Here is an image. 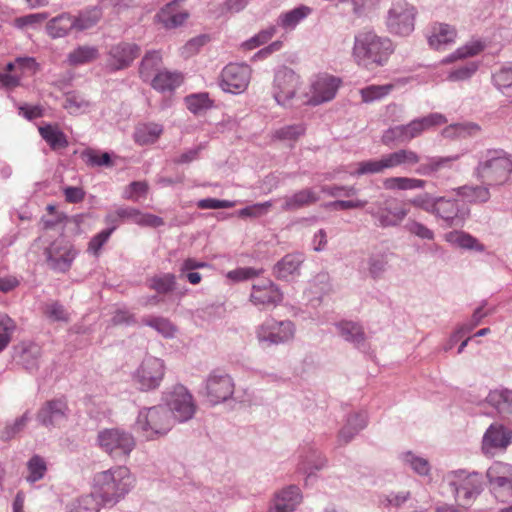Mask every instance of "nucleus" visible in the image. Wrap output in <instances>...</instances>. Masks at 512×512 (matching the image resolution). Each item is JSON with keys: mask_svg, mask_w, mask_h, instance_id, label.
Returning <instances> with one entry per match:
<instances>
[{"mask_svg": "<svg viewBox=\"0 0 512 512\" xmlns=\"http://www.w3.org/2000/svg\"><path fill=\"white\" fill-rule=\"evenodd\" d=\"M356 168L349 171L351 176L360 177L369 174H380L389 169L386 154L379 159L361 161L355 164Z\"/></svg>", "mask_w": 512, "mask_h": 512, "instance_id": "c9c22d12", "label": "nucleus"}, {"mask_svg": "<svg viewBox=\"0 0 512 512\" xmlns=\"http://www.w3.org/2000/svg\"><path fill=\"white\" fill-rule=\"evenodd\" d=\"M99 502L96 494H87L79 497L71 512H98Z\"/></svg>", "mask_w": 512, "mask_h": 512, "instance_id": "052dcab7", "label": "nucleus"}, {"mask_svg": "<svg viewBox=\"0 0 512 512\" xmlns=\"http://www.w3.org/2000/svg\"><path fill=\"white\" fill-rule=\"evenodd\" d=\"M175 280V275L171 273L155 276L150 280V287L160 294H166L174 289Z\"/></svg>", "mask_w": 512, "mask_h": 512, "instance_id": "6e6d98bb", "label": "nucleus"}, {"mask_svg": "<svg viewBox=\"0 0 512 512\" xmlns=\"http://www.w3.org/2000/svg\"><path fill=\"white\" fill-rule=\"evenodd\" d=\"M165 374L163 360L153 356L143 359L134 373V380L142 391H149L159 387Z\"/></svg>", "mask_w": 512, "mask_h": 512, "instance_id": "f8f14e48", "label": "nucleus"}, {"mask_svg": "<svg viewBox=\"0 0 512 512\" xmlns=\"http://www.w3.org/2000/svg\"><path fill=\"white\" fill-rule=\"evenodd\" d=\"M338 334L347 342L359 348L365 342L363 327L353 321H340L335 324Z\"/></svg>", "mask_w": 512, "mask_h": 512, "instance_id": "7c9ffc66", "label": "nucleus"}, {"mask_svg": "<svg viewBox=\"0 0 512 512\" xmlns=\"http://www.w3.org/2000/svg\"><path fill=\"white\" fill-rule=\"evenodd\" d=\"M490 490L496 497H512V465L494 462L486 473Z\"/></svg>", "mask_w": 512, "mask_h": 512, "instance_id": "6ab92c4d", "label": "nucleus"}, {"mask_svg": "<svg viewBox=\"0 0 512 512\" xmlns=\"http://www.w3.org/2000/svg\"><path fill=\"white\" fill-rule=\"evenodd\" d=\"M115 229L116 227L112 226L108 229L102 230L101 232L93 236L88 243L87 251L93 254L94 256L98 257L102 247L107 243Z\"/></svg>", "mask_w": 512, "mask_h": 512, "instance_id": "4d7b16f0", "label": "nucleus"}, {"mask_svg": "<svg viewBox=\"0 0 512 512\" xmlns=\"http://www.w3.org/2000/svg\"><path fill=\"white\" fill-rule=\"evenodd\" d=\"M512 443V430L503 424L492 423L482 439V450L485 454L505 451Z\"/></svg>", "mask_w": 512, "mask_h": 512, "instance_id": "4be33fe9", "label": "nucleus"}, {"mask_svg": "<svg viewBox=\"0 0 512 512\" xmlns=\"http://www.w3.org/2000/svg\"><path fill=\"white\" fill-rule=\"evenodd\" d=\"M163 132V127L157 123H146L138 125L134 132V140L139 145L155 143Z\"/></svg>", "mask_w": 512, "mask_h": 512, "instance_id": "58836bf2", "label": "nucleus"}, {"mask_svg": "<svg viewBox=\"0 0 512 512\" xmlns=\"http://www.w3.org/2000/svg\"><path fill=\"white\" fill-rule=\"evenodd\" d=\"M172 419L178 422H186L194 416L196 404L192 394L183 385H176L167 394L166 406Z\"/></svg>", "mask_w": 512, "mask_h": 512, "instance_id": "9b49d317", "label": "nucleus"}, {"mask_svg": "<svg viewBox=\"0 0 512 512\" xmlns=\"http://www.w3.org/2000/svg\"><path fill=\"white\" fill-rule=\"evenodd\" d=\"M475 173L487 186L502 185L512 173V160L501 149L487 150L480 159Z\"/></svg>", "mask_w": 512, "mask_h": 512, "instance_id": "7ed1b4c3", "label": "nucleus"}, {"mask_svg": "<svg viewBox=\"0 0 512 512\" xmlns=\"http://www.w3.org/2000/svg\"><path fill=\"white\" fill-rule=\"evenodd\" d=\"M183 77L180 73L168 70L158 71L150 80L154 89L165 92L172 91L182 83Z\"/></svg>", "mask_w": 512, "mask_h": 512, "instance_id": "f704fd0d", "label": "nucleus"}, {"mask_svg": "<svg viewBox=\"0 0 512 512\" xmlns=\"http://www.w3.org/2000/svg\"><path fill=\"white\" fill-rule=\"evenodd\" d=\"M303 261L304 256L301 253L287 254L274 265L273 273L278 279L288 280L289 277L299 274Z\"/></svg>", "mask_w": 512, "mask_h": 512, "instance_id": "cd10ccee", "label": "nucleus"}, {"mask_svg": "<svg viewBox=\"0 0 512 512\" xmlns=\"http://www.w3.org/2000/svg\"><path fill=\"white\" fill-rule=\"evenodd\" d=\"M117 215L122 221H130L142 227L157 228L164 225V220L161 217L143 213L133 207H119L117 208Z\"/></svg>", "mask_w": 512, "mask_h": 512, "instance_id": "393cba45", "label": "nucleus"}, {"mask_svg": "<svg viewBox=\"0 0 512 512\" xmlns=\"http://www.w3.org/2000/svg\"><path fill=\"white\" fill-rule=\"evenodd\" d=\"M393 51L392 41L373 30L359 31L354 37L352 55L358 64L383 66Z\"/></svg>", "mask_w": 512, "mask_h": 512, "instance_id": "f257e3e1", "label": "nucleus"}, {"mask_svg": "<svg viewBox=\"0 0 512 512\" xmlns=\"http://www.w3.org/2000/svg\"><path fill=\"white\" fill-rule=\"evenodd\" d=\"M311 8L305 5L298 6L290 11L282 13L277 20L280 27L285 30H293L310 13Z\"/></svg>", "mask_w": 512, "mask_h": 512, "instance_id": "a19ab883", "label": "nucleus"}, {"mask_svg": "<svg viewBox=\"0 0 512 512\" xmlns=\"http://www.w3.org/2000/svg\"><path fill=\"white\" fill-rule=\"evenodd\" d=\"M70 409L65 397L45 401L36 413L39 425L52 429L60 427L69 418Z\"/></svg>", "mask_w": 512, "mask_h": 512, "instance_id": "ddd939ff", "label": "nucleus"}, {"mask_svg": "<svg viewBox=\"0 0 512 512\" xmlns=\"http://www.w3.org/2000/svg\"><path fill=\"white\" fill-rule=\"evenodd\" d=\"M367 425V415L364 412L351 414L339 431L338 441L342 445L348 444Z\"/></svg>", "mask_w": 512, "mask_h": 512, "instance_id": "c756f323", "label": "nucleus"}, {"mask_svg": "<svg viewBox=\"0 0 512 512\" xmlns=\"http://www.w3.org/2000/svg\"><path fill=\"white\" fill-rule=\"evenodd\" d=\"M99 57V50L95 46H78L67 55V62L71 66H80L90 63Z\"/></svg>", "mask_w": 512, "mask_h": 512, "instance_id": "79ce46f5", "label": "nucleus"}, {"mask_svg": "<svg viewBox=\"0 0 512 512\" xmlns=\"http://www.w3.org/2000/svg\"><path fill=\"white\" fill-rule=\"evenodd\" d=\"M141 48L136 43L120 42L112 45L107 53L106 68L116 72L128 68L139 56Z\"/></svg>", "mask_w": 512, "mask_h": 512, "instance_id": "aec40b11", "label": "nucleus"}, {"mask_svg": "<svg viewBox=\"0 0 512 512\" xmlns=\"http://www.w3.org/2000/svg\"><path fill=\"white\" fill-rule=\"evenodd\" d=\"M320 199L317 192L312 188H304L287 195L282 199L281 210L285 212L297 211L310 206Z\"/></svg>", "mask_w": 512, "mask_h": 512, "instance_id": "5701e85b", "label": "nucleus"}, {"mask_svg": "<svg viewBox=\"0 0 512 512\" xmlns=\"http://www.w3.org/2000/svg\"><path fill=\"white\" fill-rule=\"evenodd\" d=\"M458 158V155L426 157L416 168L415 172L421 176L436 177L441 170L450 169L452 163L458 160Z\"/></svg>", "mask_w": 512, "mask_h": 512, "instance_id": "bb28decb", "label": "nucleus"}, {"mask_svg": "<svg viewBox=\"0 0 512 512\" xmlns=\"http://www.w3.org/2000/svg\"><path fill=\"white\" fill-rule=\"evenodd\" d=\"M183 0H174L163 7L156 15V19L165 28L172 29L181 26L188 18V13L178 10Z\"/></svg>", "mask_w": 512, "mask_h": 512, "instance_id": "a878e982", "label": "nucleus"}, {"mask_svg": "<svg viewBox=\"0 0 512 512\" xmlns=\"http://www.w3.org/2000/svg\"><path fill=\"white\" fill-rule=\"evenodd\" d=\"M452 192L470 203H484L487 202L490 198V192L487 185H463L457 188H453Z\"/></svg>", "mask_w": 512, "mask_h": 512, "instance_id": "4c0bfd02", "label": "nucleus"}, {"mask_svg": "<svg viewBox=\"0 0 512 512\" xmlns=\"http://www.w3.org/2000/svg\"><path fill=\"white\" fill-rule=\"evenodd\" d=\"M427 182L423 179L409 177H389L383 181L387 190H415L425 188Z\"/></svg>", "mask_w": 512, "mask_h": 512, "instance_id": "a18cd8bd", "label": "nucleus"}, {"mask_svg": "<svg viewBox=\"0 0 512 512\" xmlns=\"http://www.w3.org/2000/svg\"><path fill=\"white\" fill-rule=\"evenodd\" d=\"M456 30L443 23H436L432 27L431 34L428 36V43L433 49H442L443 46L454 42Z\"/></svg>", "mask_w": 512, "mask_h": 512, "instance_id": "2f4dec72", "label": "nucleus"}, {"mask_svg": "<svg viewBox=\"0 0 512 512\" xmlns=\"http://www.w3.org/2000/svg\"><path fill=\"white\" fill-rule=\"evenodd\" d=\"M417 119H418L420 125L422 126L423 133L432 128L444 125L448 121L445 115L438 113V112L430 113L424 117H420Z\"/></svg>", "mask_w": 512, "mask_h": 512, "instance_id": "774afa93", "label": "nucleus"}, {"mask_svg": "<svg viewBox=\"0 0 512 512\" xmlns=\"http://www.w3.org/2000/svg\"><path fill=\"white\" fill-rule=\"evenodd\" d=\"M40 358L41 349L33 344L23 348L19 356V362L27 371L33 373L39 368Z\"/></svg>", "mask_w": 512, "mask_h": 512, "instance_id": "de8ad7c7", "label": "nucleus"}, {"mask_svg": "<svg viewBox=\"0 0 512 512\" xmlns=\"http://www.w3.org/2000/svg\"><path fill=\"white\" fill-rule=\"evenodd\" d=\"M135 425L146 440H153L166 435L173 427V420L165 406L157 405L141 409Z\"/></svg>", "mask_w": 512, "mask_h": 512, "instance_id": "39448f33", "label": "nucleus"}, {"mask_svg": "<svg viewBox=\"0 0 512 512\" xmlns=\"http://www.w3.org/2000/svg\"><path fill=\"white\" fill-rule=\"evenodd\" d=\"M97 442L100 448L112 458H127L136 446L132 433L120 428H109L99 431Z\"/></svg>", "mask_w": 512, "mask_h": 512, "instance_id": "0eeeda50", "label": "nucleus"}, {"mask_svg": "<svg viewBox=\"0 0 512 512\" xmlns=\"http://www.w3.org/2000/svg\"><path fill=\"white\" fill-rule=\"evenodd\" d=\"M82 160L90 167H100L113 165L111 156L109 153H100L98 150L87 148L81 152Z\"/></svg>", "mask_w": 512, "mask_h": 512, "instance_id": "09e8293b", "label": "nucleus"}, {"mask_svg": "<svg viewBox=\"0 0 512 512\" xmlns=\"http://www.w3.org/2000/svg\"><path fill=\"white\" fill-rule=\"evenodd\" d=\"M382 141L384 144H389L391 142H399V143L410 142L408 139L406 126L405 125H397V126L387 129L383 134Z\"/></svg>", "mask_w": 512, "mask_h": 512, "instance_id": "680f3d73", "label": "nucleus"}, {"mask_svg": "<svg viewBox=\"0 0 512 512\" xmlns=\"http://www.w3.org/2000/svg\"><path fill=\"white\" fill-rule=\"evenodd\" d=\"M389 169L399 166H413L420 163V156L413 150L399 149L386 154Z\"/></svg>", "mask_w": 512, "mask_h": 512, "instance_id": "c03bdc74", "label": "nucleus"}, {"mask_svg": "<svg viewBox=\"0 0 512 512\" xmlns=\"http://www.w3.org/2000/svg\"><path fill=\"white\" fill-rule=\"evenodd\" d=\"M27 469L28 475L26 480L29 483H35L44 477L47 471V465L40 455L35 454L27 462Z\"/></svg>", "mask_w": 512, "mask_h": 512, "instance_id": "8fccbe9b", "label": "nucleus"}, {"mask_svg": "<svg viewBox=\"0 0 512 512\" xmlns=\"http://www.w3.org/2000/svg\"><path fill=\"white\" fill-rule=\"evenodd\" d=\"M485 48L483 42L476 40L467 43L466 45L458 48L451 56L450 59H460L477 55Z\"/></svg>", "mask_w": 512, "mask_h": 512, "instance_id": "0e129e2a", "label": "nucleus"}, {"mask_svg": "<svg viewBox=\"0 0 512 512\" xmlns=\"http://www.w3.org/2000/svg\"><path fill=\"white\" fill-rule=\"evenodd\" d=\"M302 502V494L298 486L290 485L276 492L272 504L277 512H294Z\"/></svg>", "mask_w": 512, "mask_h": 512, "instance_id": "b1692460", "label": "nucleus"}, {"mask_svg": "<svg viewBox=\"0 0 512 512\" xmlns=\"http://www.w3.org/2000/svg\"><path fill=\"white\" fill-rule=\"evenodd\" d=\"M39 134L50 146L52 150L64 149L68 147L67 136L59 129L57 125L46 124L39 127Z\"/></svg>", "mask_w": 512, "mask_h": 512, "instance_id": "72a5a7b5", "label": "nucleus"}, {"mask_svg": "<svg viewBox=\"0 0 512 512\" xmlns=\"http://www.w3.org/2000/svg\"><path fill=\"white\" fill-rule=\"evenodd\" d=\"M306 127L304 124H292L281 127L274 132V137L282 141H296L305 134Z\"/></svg>", "mask_w": 512, "mask_h": 512, "instance_id": "864d4df0", "label": "nucleus"}, {"mask_svg": "<svg viewBox=\"0 0 512 512\" xmlns=\"http://www.w3.org/2000/svg\"><path fill=\"white\" fill-rule=\"evenodd\" d=\"M468 214L469 209L457 199L436 197L433 215L442 219L448 227L462 226Z\"/></svg>", "mask_w": 512, "mask_h": 512, "instance_id": "f3484780", "label": "nucleus"}, {"mask_svg": "<svg viewBox=\"0 0 512 512\" xmlns=\"http://www.w3.org/2000/svg\"><path fill=\"white\" fill-rule=\"evenodd\" d=\"M161 64V53L156 50L148 51L139 65L140 78L145 82L150 81L154 77V73L159 70Z\"/></svg>", "mask_w": 512, "mask_h": 512, "instance_id": "e433bc0d", "label": "nucleus"}, {"mask_svg": "<svg viewBox=\"0 0 512 512\" xmlns=\"http://www.w3.org/2000/svg\"><path fill=\"white\" fill-rule=\"evenodd\" d=\"M417 11L406 0H395L389 7L385 19L387 30L398 36H408L414 31Z\"/></svg>", "mask_w": 512, "mask_h": 512, "instance_id": "6e6552de", "label": "nucleus"}, {"mask_svg": "<svg viewBox=\"0 0 512 512\" xmlns=\"http://www.w3.org/2000/svg\"><path fill=\"white\" fill-rule=\"evenodd\" d=\"M95 494L104 505H115L132 488L133 478L125 466L99 472L94 477Z\"/></svg>", "mask_w": 512, "mask_h": 512, "instance_id": "f03ea898", "label": "nucleus"}, {"mask_svg": "<svg viewBox=\"0 0 512 512\" xmlns=\"http://www.w3.org/2000/svg\"><path fill=\"white\" fill-rule=\"evenodd\" d=\"M29 412L26 411L22 416L16 418L13 423L7 424L4 429L0 432V438L4 441L13 439L26 427L29 421Z\"/></svg>", "mask_w": 512, "mask_h": 512, "instance_id": "603ef678", "label": "nucleus"}, {"mask_svg": "<svg viewBox=\"0 0 512 512\" xmlns=\"http://www.w3.org/2000/svg\"><path fill=\"white\" fill-rule=\"evenodd\" d=\"M234 382L231 376L221 370H213L205 381L208 400L216 405L224 402L234 394Z\"/></svg>", "mask_w": 512, "mask_h": 512, "instance_id": "2eb2a0df", "label": "nucleus"}, {"mask_svg": "<svg viewBox=\"0 0 512 512\" xmlns=\"http://www.w3.org/2000/svg\"><path fill=\"white\" fill-rule=\"evenodd\" d=\"M102 17V10L93 6L81 11L78 16H73L74 30L84 31L94 27Z\"/></svg>", "mask_w": 512, "mask_h": 512, "instance_id": "37998d69", "label": "nucleus"}, {"mask_svg": "<svg viewBox=\"0 0 512 512\" xmlns=\"http://www.w3.org/2000/svg\"><path fill=\"white\" fill-rule=\"evenodd\" d=\"M321 192L330 197H334V198H336V197L350 198V197L357 195L358 189L353 185L347 186V185L334 184V185H323L321 187Z\"/></svg>", "mask_w": 512, "mask_h": 512, "instance_id": "bf43d9fd", "label": "nucleus"}, {"mask_svg": "<svg viewBox=\"0 0 512 512\" xmlns=\"http://www.w3.org/2000/svg\"><path fill=\"white\" fill-rule=\"evenodd\" d=\"M142 324L153 328L165 338H173L177 332L176 326L169 319L161 316L144 317Z\"/></svg>", "mask_w": 512, "mask_h": 512, "instance_id": "49530a36", "label": "nucleus"}, {"mask_svg": "<svg viewBox=\"0 0 512 512\" xmlns=\"http://www.w3.org/2000/svg\"><path fill=\"white\" fill-rule=\"evenodd\" d=\"M74 30L73 16L69 13H62L48 21L46 31L52 38H61Z\"/></svg>", "mask_w": 512, "mask_h": 512, "instance_id": "473e14b6", "label": "nucleus"}, {"mask_svg": "<svg viewBox=\"0 0 512 512\" xmlns=\"http://www.w3.org/2000/svg\"><path fill=\"white\" fill-rule=\"evenodd\" d=\"M295 325L290 320L267 318L256 328V338L266 346L285 344L295 336Z\"/></svg>", "mask_w": 512, "mask_h": 512, "instance_id": "1a4fd4ad", "label": "nucleus"}, {"mask_svg": "<svg viewBox=\"0 0 512 512\" xmlns=\"http://www.w3.org/2000/svg\"><path fill=\"white\" fill-rule=\"evenodd\" d=\"M478 69V64L475 62L466 63L460 67L455 68L448 74L450 81H463L469 79Z\"/></svg>", "mask_w": 512, "mask_h": 512, "instance_id": "69168bd1", "label": "nucleus"}, {"mask_svg": "<svg viewBox=\"0 0 512 512\" xmlns=\"http://www.w3.org/2000/svg\"><path fill=\"white\" fill-rule=\"evenodd\" d=\"M341 85V79L332 75L323 74L317 76L310 89L309 104L320 105L333 100Z\"/></svg>", "mask_w": 512, "mask_h": 512, "instance_id": "412c9836", "label": "nucleus"}, {"mask_svg": "<svg viewBox=\"0 0 512 512\" xmlns=\"http://www.w3.org/2000/svg\"><path fill=\"white\" fill-rule=\"evenodd\" d=\"M251 72V68L247 64L230 63L221 72L220 87L225 92L241 93L249 85Z\"/></svg>", "mask_w": 512, "mask_h": 512, "instance_id": "4468645a", "label": "nucleus"}, {"mask_svg": "<svg viewBox=\"0 0 512 512\" xmlns=\"http://www.w3.org/2000/svg\"><path fill=\"white\" fill-rule=\"evenodd\" d=\"M249 299L260 310H268L283 301V293L270 279H260L252 285Z\"/></svg>", "mask_w": 512, "mask_h": 512, "instance_id": "dca6fc26", "label": "nucleus"}, {"mask_svg": "<svg viewBox=\"0 0 512 512\" xmlns=\"http://www.w3.org/2000/svg\"><path fill=\"white\" fill-rule=\"evenodd\" d=\"M393 88L394 85L392 84L367 86L360 90L362 101L365 103H370L379 100L388 95Z\"/></svg>", "mask_w": 512, "mask_h": 512, "instance_id": "3c124183", "label": "nucleus"}, {"mask_svg": "<svg viewBox=\"0 0 512 512\" xmlns=\"http://www.w3.org/2000/svg\"><path fill=\"white\" fill-rule=\"evenodd\" d=\"M276 28L271 26L267 29L260 31L258 34L243 43V47L247 50H252L258 46L268 42L275 34Z\"/></svg>", "mask_w": 512, "mask_h": 512, "instance_id": "338daca9", "label": "nucleus"}, {"mask_svg": "<svg viewBox=\"0 0 512 512\" xmlns=\"http://www.w3.org/2000/svg\"><path fill=\"white\" fill-rule=\"evenodd\" d=\"M486 401L502 417L512 416V390L506 388L492 390L487 395Z\"/></svg>", "mask_w": 512, "mask_h": 512, "instance_id": "c85d7f7f", "label": "nucleus"}, {"mask_svg": "<svg viewBox=\"0 0 512 512\" xmlns=\"http://www.w3.org/2000/svg\"><path fill=\"white\" fill-rule=\"evenodd\" d=\"M185 103L188 110L194 114L206 110L211 106L207 93L189 95L185 98Z\"/></svg>", "mask_w": 512, "mask_h": 512, "instance_id": "13d9d810", "label": "nucleus"}, {"mask_svg": "<svg viewBox=\"0 0 512 512\" xmlns=\"http://www.w3.org/2000/svg\"><path fill=\"white\" fill-rule=\"evenodd\" d=\"M44 255L51 270L66 273L78 255V250L69 240L59 237L45 248Z\"/></svg>", "mask_w": 512, "mask_h": 512, "instance_id": "9d476101", "label": "nucleus"}, {"mask_svg": "<svg viewBox=\"0 0 512 512\" xmlns=\"http://www.w3.org/2000/svg\"><path fill=\"white\" fill-rule=\"evenodd\" d=\"M405 229L410 234L423 240L432 241L435 238V234L430 228L416 220H409L405 225Z\"/></svg>", "mask_w": 512, "mask_h": 512, "instance_id": "e2e57ef3", "label": "nucleus"}, {"mask_svg": "<svg viewBox=\"0 0 512 512\" xmlns=\"http://www.w3.org/2000/svg\"><path fill=\"white\" fill-rule=\"evenodd\" d=\"M300 77L292 69L281 67L274 77L273 96L280 105H286L296 94Z\"/></svg>", "mask_w": 512, "mask_h": 512, "instance_id": "a211bd4d", "label": "nucleus"}, {"mask_svg": "<svg viewBox=\"0 0 512 512\" xmlns=\"http://www.w3.org/2000/svg\"><path fill=\"white\" fill-rule=\"evenodd\" d=\"M456 500L462 506L469 505L482 492V475L478 472L456 470L446 476Z\"/></svg>", "mask_w": 512, "mask_h": 512, "instance_id": "423d86ee", "label": "nucleus"}, {"mask_svg": "<svg viewBox=\"0 0 512 512\" xmlns=\"http://www.w3.org/2000/svg\"><path fill=\"white\" fill-rule=\"evenodd\" d=\"M493 85L503 95L512 97V62L501 66L492 74Z\"/></svg>", "mask_w": 512, "mask_h": 512, "instance_id": "ea45409f", "label": "nucleus"}, {"mask_svg": "<svg viewBox=\"0 0 512 512\" xmlns=\"http://www.w3.org/2000/svg\"><path fill=\"white\" fill-rule=\"evenodd\" d=\"M403 462L409 465L414 472L426 476L430 472V464L427 459L414 455L408 451L402 455Z\"/></svg>", "mask_w": 512, "mask_h": 512, "instance_id": "5fc2aeb1", "label": "nucleus"}, {"mask_svg": "<svg viewBox=\"0 0 512 512\" xmlns=\"http://www.w3.org/2000/svg\"><path fill=\"white\" fill-rule=\"evenodd\" d=\"M366 213L370 215L377 228L387 229L400 226L408 215V209L398 199L381 194Z\"/></svg>", "mask_w": 512, "mask_h": 512, "instance_id": "20e7f679", "label": "nucleus"}]
</instances>
